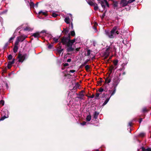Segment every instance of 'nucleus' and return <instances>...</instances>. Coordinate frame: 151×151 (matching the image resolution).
I'll return each instance as SVG.
<instances>
[{"label": "nucleus", "mask_w": 151, "mask_h": 151, "mask_svg": "<svg viewBox=\"0 0 151 151\" xmlns=\"http://www.w3.org/2000/svg\"><path fill=\"white\" fill-rule=\"evenodd\" d=\"M117 27H115L113 28V29L109 32L107 31H105V33L106 34L108 35L109 37L110 38H112L114 37L113 35L115 33H116L117 34H118L119 32L118 31L116 32V30L117 29Z\"/></svg>", "instance_id": "f257e3e1"}, {"label": "nucleus", "mask_w": 151, "mask_h": 151, "mask_svg": "<svg viewBox=\"0 0 151 151\" xmlns=\"http://www.w3.org/2000/svg\"><path fill=\"white\" fill-rule=\"evenodd\" d=\"M99 3L101 4V5L104 9H105L107 7H109V4L107 1L106 0H98Z\"/></svg>", "instance_id": "f03ea898"}, {"label": "nucleus", "mask_w": 151, "mask_h": 151, "mask_svg": "<svg viewBox=\"0 0 151 151\" xmlns=\"http://www.w3.org/2000/svg\"><path fill=\"white\" fill-rule=\"evenodd\" d=\"M27 57V55L26 54H19L18 57L19 62H23L25 59Z\"/></svg>", "instance_id": "7ed1b4c3"}, {"label": "nucleus", "mask_w": 151, "mask_h": 151, "mask_svg": "<svg viewBox=\"0 0 151 151\" xmlns=\"http://www.w3.org/2000/svg\"><path fill=\"white\" fill-rule=\"evenodd\" d=\"M128 4L127 0H121L120 2V6L122 7L126 6Z\"/></svg>", "instance_id": "20e7f679"}, {"label": "nucleus", "mask_w": 151, "mask_h": 151, "mask_svg": "<svg viewBox=\"0 0 151 151\" xmlns=\"http://www.w3.org/2000/svg\"><path fill=\"white\" fill-rule=\"evenodd\" d=\"M70 38V37H69L68 38L66 37H64L61 40L62 42L64 45H65L67 44V42L69 41Z\"/></svg>", "instance_id": "39448f33"}, {"label": "nucleus", "mask_w": 151, "mask_h": 151, "mask_svg": "<svg viewBox=\"0 0 151 151\" xmlns=\"http://www.w3.org/2000/svg\"><path fill=\"white\" fill-rule=\"evenodd\" d=\"M119 83V81H118V82H117V83L116 84V85H115V88L114 90L113 91H110V93L111 94V96L110 97V98L111 97V96H113V95H114L115 93L116 92V87L117 86L118 83Z\"/></svg>", "instance_id": "423d86ee"}, {"label": "nucleus", "mask_w": 151, "mask_h": 151, "mask_svg": "<svg viewBox=\"0 0 151 151\" xmlns=\"http://www.w3.org/2000/svg\"><path fill=\"white\" fill-rule=\"evenodd\" d=\"M15 59H13L12 61H9L8 62L7 67L8 68L10 69L12 67V65L14 63Z\"/></svg>", "instance_id": "0eeeda50"}, {"label": "nucleus", "mask_w": 151, "mask_h": 151, "mask_svg": "<svg viewBox=\"0 0 151 151\" xmlns=\"http://www.w3.org/2000/svg\"><path fill=\"white\" fill-rule=\"evenodd\" d=\"M17 37L19 38V39L21 42L23 41L26 38L25 36H21Z\"/></svg>", "instance_id": "6e6552de"}, {"label": "nucleus", "mask_w": 151, "mask_h": 151, "mask_svg": "<svg viewBox=\"0 0 151 151\" xmlns=\"http://www.w3.org/2000/svg\"><path fill=\"white\" fill-rule=\"evenodd\" d=\"M99 114V112L95 111L93 114V117L95 119H97L98 116Z\"/></svg>", "instance_id": "1a4fd4ad"}, {"label": "nucleus", "mask_w": 151, "mask_h": 151, "mask_svg": "<svg viewBox=\"0 0 151 151\" xmlns=\"http://www.w3.org/2000/svg\"><path fill=\"white\" fill-rule=\"evenodd\" d=\"M65 21L67 24H68L70 23V19L69 17H66L65 19Z\"/></svg>", "instance_id": "9d476101"}, {"label": "nucleus", "mask_w": 151, "mask_h": 151, "mask_svg": "<svg viewBox=\"0 0 151 151\" xmlns=\"http://www.w3.org/2000/svg\"><path fill=\"white\" fill-rule=\"evenodd\" d=\"M18 45H14V47L13 49V51L14 53H16L18 50Z\"/></svg>", "instance_id": "9b49d317"}, {"label": "nucleus", "mask_w": 151, "mask_h": 151, "mask_svg": "<svg viewBox=\"0 0 151 151\" xmlns=\"http://www.w3.org/2000/svg\"><path fill=\"white\" fill-rule=\"evenodd\" d=\"M20 42V40L19 39V38L17 37L16 41L15 43V45H18L19 42Z\"/></svg>", "instance_id": "f8f14e48"}, {"label": "nucleus", "mask_w": 151, "mask_h": 151, "mask_svg": "<svg viewBox=\"0 0 151 151\" xmlns=\"http://www.w3.org/2000/svg\"><path fill=\"white\" fill-rule=\"evenodd\" d=\"M73 44V43L70 41V40L69 39V41L67 42L66 45H67L68 47L71 46H72Z\"/></svg>", "instance_id": "ddd939ff"}, {"label": "nucleus", "mask_w": 151, "mask_h": 151, "mask_svg": "<svg viewBox=\"0 0 151 151\" xmlns=\"http://www.w3.org/2000/svg\"><path fill=\"white\" fill-rule=\"evenodd\" d=\"M68 48L67 50L68 52L71 51L73 50V49L72 48V46L68 47Z\"/></svg>", "instance_id": "4468645a"}, {"label": "nucleus", "mask_w": 151, "mask_h": 151, "mask_svg": "<svg viewBox=\"0 0 151 151\" xmlns=\"http://www.w3.org/2000/svg\"><path fill=\"white\" fill-rule=\"evenodd\" d=\"M41 13H42V14L43 15H44L45 16H46L47 15V11H45V12H43L42 11H40L39 12L38 14H40Z\"/></svg>", "instance_id": "2eb2a0df"}, {"label": "nucleus", "mask_w": 151, "mask_h": 151, "mask_svg": "<svg viewBox=\"0 0 151 151\" xmlns=\"http://www.w3.org/2000/svg\"><path fill=\"white\" fill-rule=\"evenodd\" d=\"M87 3L90 5L91 6H93V5H94L96 4L91 1H87Z\"/></svg>", "instance_id": "dca6fc26"}, {"label": "nucleus", "mask_w": 151, "mask_h": 151, "mask_svg": "<svg viewBox=\"0 0 151 151\" xmlns=\"http://www.w3.org/2000/svg\"><path fill=\"white\" fill-rule=\"evenodd\" d=\"M59 38V37H54L53 38V40L55 43H57L58 41V39Z\"/></svg>", "instance_id": "f3484780"}, {"label": "nucleus", "mask_w": 151, "mask_h": 151, "mask_svg": "<svg viewBox=\"0 0 151 151\" xmlns=\"http://www.w3.org/2000/svg\"><path fill=\"white\" fill-rule=\"evenodd\" d=\"M32 36H33L37 38L39 36V34L38 33H34L32 35Z\"/></svg>", "instance_id": "a211bd4d"}, {"label": "nucleus", "mask_w": 151, "mask_h": 151, "mask_svg": "<svg viewBox=\"0 0 151 151\" xmlns=\"http://www.w3.org/2000/svg\"><path fill=\"white\" fill-rule=\"evenodd\" d=\"M111 82L110 79L109 78H107L105 81V83H109Z\"/></svg>", "instance_id": "6ab92c4d"}, {"label": "nucleus", "mask_w": 151, "mask_h": 151, "mask_svg": "<svg viewBox=\"0 0 151 151\" xmlns=\"http://www.w3.org/2000/svg\"><path fill=\"white\" fill-rule=\"evenodd\" d=\"M91 119V116L90 115H88L86 117V119L87 121H90Z\"/></svg>", "instance_id": "aec40b11"}, {"label": "nucleus", "mask_w": 151, "mask_h": 151, "mask_svg": "<svg viewBox=\"0 0 151 151\" xmlns=\"http://www.w3.org/2000/svg\"><path fill=\"white\" fill-rule=\"evenodd\" d=\"M9 116L8 115V114H7V116H4L2 117H1V119H0V121H2V120H3L5 118H7Z\"/></svg>", "instance_id": "412c9836"}, {"label": "nucleus", "mask_w": 151, "mask_h": 151, "mask_svg": "<svg viewBox=\"0 0 151 151\" xmlns=\"http://www.w3.org/2000/svg\"><path fill=\"white\" fill-rule=\"evenodd\" d=\"M24 30H25V31H30V30H32V29H31V28H30L29 27H26L25 28H24Z\"/></svg>", "instance_id": "4be33fe9"}, {"label": "nucleus", "mask_w": 151, "mask_h": 151, "mask_svg": "<svg viewBox=\"0 0 151 151\" xmlns=\"http://www.w3.org/2000/svg\"><path fill=\"white\" fill-rule=\"evenodd\" d=\"M109 99H110V98L106 99V100H105V101L104 103L103 104V106L105 105L109 101Z\"/></svg>", "instance_id": "5701e85b"}, {"label": "nucleus", "mask_w": 151, "mask_h": 151, "mask_svg": "<svg viewBox=\"0 0 151 151\" xmlns=\"http://www.w3.org/2000/svg\"><path fill=\"white\" fill-rule=\"evenodd\" d=\"M118 5V2L116 1L114 2L113 3V5L114 7H116Z\"/></svg>", "instance_id": "b1692460"}, {"label": "nucleus", "mask_w": 151, "mask_h": 151, "mask_svg": "<svg viewBox=\"0 0 151 151\" xmlns=\"http://www.w3.org/2000/svg\"><path fill=\"white\" fill-rule=\"evenodd\" d=\"M30 6L31 8L33 7L34 8L35 7V4L34 3L32 2H31L30 3Z\"/></svg>", "instance_id": "393cba45"}, {"label": "nucleus", "mask_w": 151, "mask_h": 151, "mask_svg": "<svg viewBox=\"0 0 151 151\" xmlns=\"http://www.w3.org/2000/svg\"><path fill=\"white\" fill-rule=\"evenodd\" d=\"M118 61L116 60H114L113 61V63L115 65H117Z\"/></svg>", "instance_id": "a878e982"}, {"label": "nucleus", "mask_w": 151, "mask_h": 151, "mask_svg": "<svg viewBox=\"0 0 151 151\" xmlns=\"http://www.w3.org/2000/svg\"><path fill=\"white\" fill-rule=\"evenodd\" d=\"M94 7V9L95 10H96L98 9V7L97 6V4H95L93 5Z\"/></svg>", "instance_id": "bb28decb"}, {"label": "nucleus", "mask_w": 151, "mask_h": 151, "mask_svg": "<svg viewBox=\"0 0 151 151\" xmlns=\"http://www.w3.org/2000/svg\"><path fill=\"white\" fill-rule=\"evenodd\" d=\"M8 59L9 60H11L12 58V56L11 55H9L8 57Z\"/></svg>", "instance_id": "cd10ccee"}, {"label": "nucleus", "mask_w": 151, "mask_h": 151, "mask_svg": "<svg viewBox=\"0 0 151 151\" xmlns=\"http://www.w3.org/2000/svg\"><path fill=\"white\" fill-rule=\"evenodd\" d=\"M0 105L3 106L4 105V101L3 100H1L0 101Z\"/></svg>", "instance_id": "c85d7f7f"}, {"label": "nucleus", "mask_w": 151, "mask_h": 151, "mask_svg": "<svg viewBox=\"0 0 151 151\" xmlns=\"http://www.w3.org/2000/svg\"><path fill=\"white\" fill-rule=\"evenodd\" d=\"M88 60H86V61L83 64H82V65L84 66L86 65L88 61Z\"/></svg>", "instance_id": "c756f323"}, {"label": "nucleus", "mask_w": 151, "mask_h": 151, "mask_svg": "<svg viewBox=\"0 0 151 151\" xmlns=\"http://www.w3.org/2000/svg\"><path fill=\"white\" fill-rule=\"evenodd\" d=\"M145 135V133L143 132L140 133L139 134V136L141 137H143Z\"/></svg>", "instance_id": "7c9ffc66"}, {"label": "nucleus", "mask_w": 151, "mask_h": 151, "mask_svg": "<svg viewBox=\"0 0 151 151\" xmlns=\"http://www.w3.org/2000/svg\"><path fill=\"white\" fill-rule=\"evenodd\" d=\"M63 31L64 32L65 34H66V33H67L68 32V29H64V30H63Z\"/></svg>", "instance_id": "2f4dec72"}, {"label": "nucleus", "mask_w": 151, "mask_h": 151, "mask_svg": "<svg viewBox=\"0 0 151 151\" xmlns=\"http://www.w3.org/2000/svg\"><path fill=\"white\" fill-rule=\"evenodd\" d=\"M100 94L99 93H96L95 96V98L97 99L99 97Z\"/></svg>", "instance_id": "473e14b6"}, {"label": "nucleus", "mask_w": 151, "mask_h": 151, "mask_svg": "<svg viewBox=\"0 0 151 151\" xmlns=\"http://www.w3.org/2000/svg\"><path fill=\"white\" fill-rule=\"evenodd\" d=\"M135 0H129L128 1V4L131 3L132 2H133L135 1Z\"/></svg>", "instance_id": "72a5a7b5"}, {"label": "nucleus", "mask_w": 151, "mask_h": 151, "mask_svg": "<svg viewBox=\"0 0 151 151\" xmlns=\"http://www.w3.org/2000/svg\"><path fill=\"white\" fill-rule=\"evenodd\" d=\"M85 68L86 70H88L89 68V66L87 65L85 66Z\"/></svg>", "instance_id": "f704fd0d"}, {"label": "nucleus", "mask_w": 151, "mask_h": 151, "mask_svg": "<svg viewBox=\"0 0 151 151\" xmlns=\"http://www.w3.org/2000/svg\"><path fill=\"white\" fill-rule=\"evenodd\" d=\"M71 35L72 36H74L75 35V32L74 31H72L71 32Z\"/></svg>", "instance_id": "c9c22d12"}, {"label": "nucleus", "mask_w": 151, "mask_h": 151, "mask_svg": "<svg viewBox=\"0 0 151 151\" xmlns=\"http://www.w3.org/2000/svg\"><path fill=\"white\" fill-rule=\"evenodd\" d=\"M90 50H88L87 51V55L88 56H89L90 54Z\"/></svg>", "instance_id": "e433bc0d"}, {"label": "nucleus", "mask_w": 151, "mask_h": 151, "mask_svg": "<svg viewBox=\"0 0 151 151\" xmlns=\"http://www.w3.org/2000/svg\"><path fill=\"white\" fill-rule=\"evenodd\" d=\"M86 122H84L82 123H81V124L82 125H84L86 124Z\"/></svg>", "instance_id": "4c0bfd02"}, {"label": "nucleus", "mask_w": 151, "mask_h": 151, "mask_svg": "<svg viewBox=\"0 0 151 151\" xmlns=\"http://www.w3.org/2000/svg\"><path fill=\"white\" fill-rule=\"evenodd\" d=\"M8 44H9L8 42H7V43H6L4 46V48H6L8 46Z\"/></svg>", "instance_id": "58836bf2"}, {"label": "nucleus", "mask_w": 151, "mask_h": 151, "mask_svg": "<svg viewBox=\"0 0 151 151\" xmlns=\"http://www.w3.org/2000/svg\"><path fill=\"white\" fill-rule=\"evenodd\" d=\"M14 37H11L10 38V39H9V41H11L12 40H14Z\"/></svg>", "instance_id": "ea45409f"}, {"label": "nucleus", "mask_w": 151, "mask_h": 151, "mask_svg": "<svg viewBox=\"0 0 151 151\" xmlns=\"http://www.w3.org/2000/svg\"><path fill=\"white\" fill-rule=\"evenodd\" d=\"M104 91V89L102 88H100L99 90V92H102Z\"/></svg>", "instance_id": "a19ab883"}, {"label": "nucleus", "mask_w": 151, "mask_h": 151, "mask_svg": "<svg viewBox=\"0 0 151 151\" xmlns=\"http://www.w3.org/2000/svg\"><path fill=\"white\" fill-rule=\"evenodd\" d=\"M58 15V14L55 13H53L52 16L54 17H56Z\"/></svg>", "instance_id": "79ce46f5"}, {"label": "nucleus", "mask_w": 151, "mask_h": 151, "mask_svg": "<svg viewBox=\"0 0 151 151\" xmlns=\"http://www.w3.org/2000/svg\"><path fill=\"white\" fill-rule=\"evenodd\" d=\"M53 47V45H49L48 46V48L49 49H51Z\"/></svg>", "instance_id": "37998d69"}, {"label": "nucleus", "mask_w": 151, "mask_h": 151, "mask_svg": "<svg viewBox=\"0 0 151 151\" xmlns=\"http://www.w3.org/2000/svg\"><path fill=\"white\" fill-rule=\"evenodd\" d=\"M75 39H73L72 40H70V41L73 43V44L75 42Z\"/></svg>", "instance_id": "c03bdc74"}, {"label": "nucleus", "mask_w": 151, "mask_h": 151, "mask_svg": "<svg viewBox=\"0 0 151 151\" xmlns=\"http://www.w3.org/2000/svg\"><path fill=\"white\" fill-rule=\"evenodd\" d=\"M142 151H147L146 149L144 147H142Z\"/></svg>", "instance_id": "a18cd8bd"}, {"label": "nucleus", "mask_w": 151, "mask_h": 151, "mask_svg": "<svg viewBox=\"0 0 151 151\" xmlns=\"http://www.w3.org/2000/svg\"><path fill=\"white\" fill-rule=\"evenodd\" d=\"M76 71L75 70H70V72L71 73H73L75 72Z\"/></svg>", "instance_id": "49530a36"}, {"label": "nucleus", "mask_w": 151, "mask_h": 151, "mask_svg": "<svg viewBox=\"0 0 151 151\" xmlns=\"http://www.w3.org/2000/svg\"><path fill=\"white\" fill-rule=\"evenodd\" d=\"M146 149L147 151H151V148H148Z\"/></svg>", "instance_id": "de8ad7c7"}, {"label": "nucleus", "mask_w": 151, "mask_h": 151, "mask_svg": "<svg viewBox=\"0 0 151 151\" xmlns=\"http://www.w3.org/2000/svg\"><path fill=\"white\" fill-rule=\"evenodd\" d=\"M38 3H37L35 4V7H38Z\"/></svg>", "instance_id": "09e8293b"}, {"label": "nucleus", "mask_w": 151, "mask_h": 151, "mask_svg": "<svg viewBox=\"0 0 151 151\" xmlns=\"http://www.w3.org/2000/svg\"><path fill=\"white\" fill-rule=\"evenodd\" d=\"M110 47H109L108 48H106V51L107 52H108V51H109V50H110Z\"/></svg>", "instance_id": "8fccbe9b"}, {"label": "nucleus", "mask_w": 151, "mask_h": 151, "mask_svg": "<svg viewBox=\"0 0 151 151\" xmlns=\"http://www.w3.org/2000/svg\"><path fill=\"white\" fill-rule=\"evenodd\" d=\"M146 111L147 110L145 108H143L142 109V111L144 112Z\"/></svg>", "instance_id": "3c124183"}, {"label": "nucleus", "mask_w": 151, "mask_h": 151, "mask_svg": "<svg viewBox=\"0 0 151 151\" xmlns=\"http://www.w3.org/2000/svg\"><path fill=\"white\" fill-rule=\"evenodd\" d=\"M68 65V64L67 63H65L64 65V66L65 67L67 66Z\"/></svg>", "instance_id": "603ef678"}, {"label": "nucleus", "mask_w": 151, "mask_h": 151, "mask_svg": "<svg viewBox=\"0 0 151 151\" xmlns=\"http://www.w3.org/2000/svg\"><path fill=\"white\" fill-rule=\"evenodd\" d=\"M7 12V10H6L5 11H3V12H2V13L3 14L5 13H6V12Z\"/></svg>", "instance_id": "864d4df0"}, {"label": "nucleus", "mask_w": 151, "mask_h": 151, "mask_svg": "<svg viewBox=\"0 0 151 151\" xmlns=\"http://www.w3.org/2000/svg\"><path fill=\"white\" fill-rule=\"evenodd\" d=\"M129 127H131L132 125V123L131 122H129Z\"/></svg>", "instance_id": "5fc2aeb1"}, {"label": "nucleus", "mask_w": 151, "mask_h": 151, "mask_svg": "<svg viewBox=\"0 0 151 151\" xmlns=\"http://www.w3.org/2000/svg\"><path fill=\"white\" fill-rule=\"evenodd\" d=\"M71 61V59H68V60L67 61L68 62H70Z\"/></svg>", "instance_id": "6e6d98bb"}, {"label": "nucleus", "mask_w": 151, "mask_h": 151, "mask_svg": "<svg viewBox=\"0 0 151 151\" xmlns=\"http://www.w3.org/2000/svg\"><path fill=\"white\" fill-rule=\"evenodd\" d=\"M142 119H140V120H139V123H141V122L142 121Z\"/></svg>", "instance_id": "4d7b16f0"}, {"label": "nucleus", "mask_w": 151, "mask_h": 151, "mask_svg": "<svg viewBox=\"0 0 151 151\" xmlns=\"http://www.w3.org/2000/svg\"><path fill=\"white\" fill-rule=\"evenodd\" d=\"M79 50V48H77L76 49V50L77 51H78Z\"/></svg>", "instance_id": "13d9d810"}, {"label": "nucleus", "mask_w": 151, "mask_h": 151, "mask_svg": "<svg viewBox=\"0 0 151 151\" xmlns=\"http://www.w3.org/2000/svg\"><path fill=\"white\" fill-rule=\"evenodd\" d=\"M105 16V14L104 13L103 14V17H104Z\"/></svg>", "instance_id": "bf43d9fd"}, {"label": "nucleus", "mask_w": 151, "mask_h": 151, "mask_svg": "<svg viewBox=\"0 0 151 151\" xmlns=\"http://www.w3.org/2000/svg\"><path fill=\"white\" fill-rule=\"evenodd\" d=\"M70 17H72V15L71 14H70Z\"/></svg>", "instance_id": "052dcab7"}, {"label": "nucleus", "mask_w": 151, "mask_h": 151, "mask_svg": "<svg viewBox=\"0 0 151 151\" xmlns=\"http://www.w3.org/2000/svg\"><path fill=\"white\" fill-rule=\"evenodd\" d=\"M6 87H8V85H7V83H6Z\"/></svg>", "instance_id": "680f3d73"}, {"label": "nucleus", "mask_w": 151, "mask_h": 151, "mask_svg": "<svg viewBox=\"0 0 151 151\" xmlns=\"http://www.w3.org/2000/svg\"><path fill=\"white\" fill-rule=\"evenodd\" d=\"M94 97V96H92L91 97V98H93Z\"/></svg>", "instance_id": "e2e57ef3"}, {"label": "nucleus", "mask_w": 151, "mask_h": 151, "mask_svg": "<svg viewBox=\"0 0 151 151\" xmlns=\"http://www.w3.org/2000/svg\"><path fill=\"white\" fill-rule=\"evenodd\" d=\"M102 82V81H100V83H101Z\"/></svg>", "instance_id": "0e129e2a"}, {"label": "nucleus", "mask_w": 151, "mask_h": 151, "mask_svg": "<svg viewBox=\"0 0 151 151\" xmlns=\"http://www.w3.org/2000/svg\"><path fill=\"white\" fill-rule=\"evenodd\" d=\"M95 24V25H97V23H96Z\"/></svg>", "instance_id": "69168bd1"}, {"label": "nucleus", "mask_w": 151, "mask_h": 151, "mask_svg": "<svg viewBox=\"0 0 151 151\" xmlns=\"http://www.w3.org/2000/svg\"><path fill=\"white\" fill-rule=\"evenodd\" d=\"M94 29H96V28L95 27Z\"/></svg>", "instance_id": "338daca9"}, {"label": "nucleus", "mask_w": 151, "mask_h": 151, "mask_svg": "<svg viewBox=\"0 0 151 151\" xmlns=\"http://www.w3.org/2000/svg\"><path fill=\"white\" fill-rule=\"evenodd\" d=\"M96 151H99V150H96Z\"/></svg>", "instance_id": "774afa93"}]
</instances>
